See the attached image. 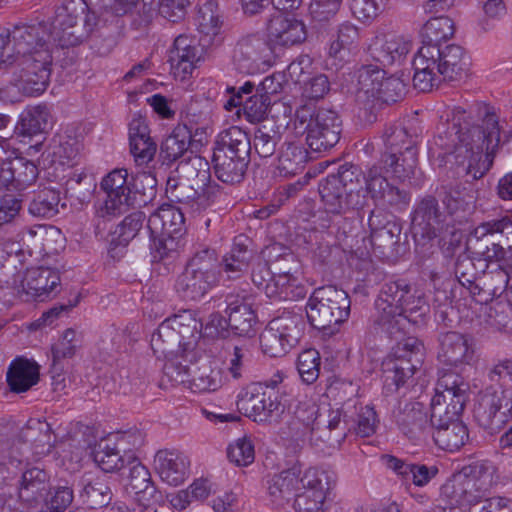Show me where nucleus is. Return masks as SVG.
Instances as JSON below:
<instances>
[{"instance_id": "f257e3e1", "label": "nucleus", "mask_w": 512, "mask_h": 512, "mask_svg": "<svg viewBox=\"0 0 512 512\" xmlns=\"http://www.w3.org/2000/svg\"><path fill=\"white\" fill-rule=\"evenodd\" d=\"M430 151L440 165L454 169L458 176L480 179L489 170L490 155L500 142L499 117L494 107L477 104L469 110L454 106L446 111Z\"/></svg>"}, {"instance_id": "f03ea898", "label": "nucleus", "mask_w": 512, "mask_h": 512, "mask_svg": "<svg viewBox=\"0 0 512 512\" xmlns=\"http://www.w3.org/2000/svg\"><path fill=\"white\" fill-rule=\"evenodd\" d=\"M384 172L380 164H374L364 174L353 164L341 165L337 173L329 174L319 184L325 210L332 214L361 210L368 203L366 193L379 201L390 185Z\"/></svg>"}, {"instance_id": "7ed1b4c3", "label": "nucleus", "mask_w": 512, "mask_h": 512, "mask_svg": "<svg viewBox=\"0 0 512 512\" xmlns=\"http://www.w3.org/2000/svg\"><path fill=\"white\" fill-rule=\"evenodd\" d=\"M488 377L498 383L479 392L474 405V419L481 428L493 435L512 419V360L494 365Z\"/></svg>"}, {"instance_id": "20e7f679", "label": "nucleus", "mask_w": 512, "mask_h": 512, "mask_svg": "<svg viewBox=\"0 0 512 512\" xmlns=\"http://www.w3.org/2000/svg\"><path fill=\"white\" fill-rule=\"evenodd\" d=\"M496 468L487 462H475L453 474L440 488L434 508L465 510L486 498L496 484Z\"/></svg>"}, {"instance_id": "39448f33", "label": "nucleus", "mask_w": 512, "mask_h": 512, "mask_svg": "<svg viewBox=\"0 0 512 512\" xmlns=\"http://www.w3.org/2000/svg\"><path fill=\"white\" fill-rule=\"evenodd\" d=\"M462 47L449 44H424L413 59L414 87L422 92L430 91L444 80L457 81L466 73Z\"/></svg>"}, {"instance_id": "423d86ee", "label": "nucleus", "mask_w": 512, "mask_h": 512, "mask_svg": "<svg viewBox=\"0 0 512 512\" xmlns=\"http://www.w3.org/2000/svg\"><path fill=\"white\" fill-rule=\"evenodd\" d=\"M199 338V323L191 310L164 320L151 336V348L160 357L184 356L194 350Z\"/></svg>"}, {"instance_id": "0eeeda50", "label": "nucleus", "mask_w": 512, "mask_h": 512, "mask_svg": "<svg viewBox=\"0 0 512 512\" xmlns=\"http://www.w3.org/2000/svg\"><path fill=\"white\" fill-rule=\"evenodd\" d=\"M294 117L295 124L306 131V142L311 150L327 151L339 142L342 121L335 110L307 101L296 109Z\"/></svg>"}, {"instance_id": "6e6552de", "label": "nucleus", "mask_w": 512, "mask_h": 512, "mask_svg": "<svg viewBox=\"0 0 512 512\" xmlns=\"http://www.w3.org/2000/svg\"><path fill=\"white\" fill-rule=\"evenodd\" d=\"M411 229L415 239H438L439 244L449 250L461 241V232L453 220L441 211L438 200L431 195L417 202L412 213Z\"/></svg>"}, {"instance_id": "1a4fd4ad", "label": "nucleus", "mask_w": 512, "mask_h": 512, "mask_svg": "<svg viewBox=\"0 0 512 512\" xmlns=\"http://www.w3.org/2000/svg\"><path fill=\"white\" fill-rule=\"evenodd\" d=\"M97 24L85 0H65L51 24L52 41L60 47L76 46L86 40Z\"/></svg>"}, {"instance_id": "9d476101", "label": "nucleus", "mask_w": 512, "mask_h": 512, "mask_svg": "<svg viewBox=\"0 0 512 512\" xmlns=\"http://www.w3.org/2000/svg\"><path fill=\"white\" fill-rule=\"evenodd\" d=\"M350 305L344 290L333 285L322 286L315 289L308 300L307 318L314 328L332 335L349 317Z\"/></svg>"}, {"instance_id": "9b49d317", "label": "nucleus", "mask_w": 512, "mask_h": 512, "mask_svg": "<svg viewBox=\"0 0 512 512\" xmlns=\"http://www.w3.org/2000/svg\"><path fill=\"white\" fill-rule=\"evenodd\" d=\"M410 293L411 287L405 280L389 281L382 285L375 301L374 323L390 338H397V334H403L405 330L402 305Z\"/></svg>"}, {"instance_id": "f8f14e48", "label": "nucleus", "mask_w": 512, "mask_h": 512, "mask_svg": "<svg viewBox=\"0 0 512 512\" xmlns=\"http://www.w3.org/2000/svg\"><path fill=\"white\" fill-rule=\"evenodd\" d=\"M403 335L397 334V338H394L396 345L382 363L385 380L392 381L397 388L413 376L425 356L424 345L420 340L413 336L402 338Z\"/></svg>"}, {"instance_id": "ddd939ff", "label": "nucleus", "mask_w": 512, "mask_h": 512, "mask_svg": "<svg viewBox=\"0 0 512 512\" xmlns=\"http://www.w3.org/2000/svg\"><path fill=\"white\" fill-rule=\"evenodd\" d=\"M304 326L302 316L293 312H284L272 319L260 334L263 353L270 357L285 355L299 342Z\"/></svg>"}, {"instance_id": "4468645a", "label": "nucleus", "mask_w": 512, "mask_h": 512, "mask_svg": "<svg viewBox=\"0 0 512 512\" xmlns=\"http://www.w3.org/2000/svg\"><path fill=\"white\" fill-rule=\"evenodd\" d=\"M283 396L276 389V382L253 383L239 396L237 406L256 422L270 421L284 412Z\"/></svg>"}, {"instance_id": "2eb2a0df", "label": "nucleus", "mask_w": 512, "mask_h": 512, "mask_svg": "<svg viewBox=\"0 0 512 512\" xmlns=\"http://www.w3.org/2000/svg\"><path fill=\"white\" fill-rule=\"evenodd\" d=\"M467 384L453 372L443 374L436 386V394L431 401L430 417L435 421L441 418L459 417L467 399Z\"/></svg>"}, {"instance_id": "dca6fc26", "label": "nucleus", "mask_w": 512, "mask_h": 512, "mask_svg": "<svg viewBox=\"0 0 512 512\" xmlns=\"http://www.w3.org/2000/svg\"><path fill=\"white\" fill-rule=\"evenodd\" d=\"M126 169H115L101 182V188L107 194L104 205L98 210L100 217H116L128 211L135 204V194L127 182Z\"/></svg>"}, {"instance_id": "f3484780", "label": "nucleus", "mask_w": 512, "mask_h": 512, "mask_svg": "<svg viewBox=\"0 0 512 512\" xmlns=\"http://www.w3.org/2000/svg\"><path fill=\"white\" fill-rule=\"evenodd\" d=\"M304 491L294 501L295 512H323V505L333 483L332 475L323 469L309 468L301 478Z\"/></svg>"}, {"instance_id": "a211bd4d", "label": "nucleus", "mask_w": 512, "mask_h": 512, "mask_svg": "<svg viewBox=\"0 0 512 512\" xmlns=\"http://www.w3.org/2000/svg\"><path fill=\"white\" fill-rule=\"evenodd\" d=\"M268 44L259 33L241 36L232 55L236 70L245 74L258 73L267 64Z\"/></svg>"}, {"instance_id": "6ab92c4d", "label": "nucleus", "mask_w": 512, "mask_h": 512, "mask_svg": "<svg viewBox=\"0 0 512 512\" xmlns=\"http://www.w3.org/2000/svg\"><path fill=\"white\" fill-rule=\"evenodd\" d=\"M7 31L12 44L11 50L16 56L35 54L40 49L52 50L51 28L47 23H19Z\"/></svg>"}, {"instance_id": "aec40b11", "label": "nucleus", "mask_w": 512, "mask_h": 512, "mask_svg": "<svg viewBox=\"0 0 512 512\" xmlns=\"http://www.w3.org/2000/svg\"><path fill=\"white\" fill-rule=\"evenodd\" d=\"M412 49V42L403 35L387 33L377 35L368 47L373 61L382 68L401 65Z\"/></svg>"}, {"instance_id": "412c9836", "label": "nucleus", "mask_w": 512, "mask_h": 512, "mask_svg": "<svg viewBox=\"0 0 512 512\" xmlns=\"http://www.w3.org/2000/svg\"><path fill=\"white\" fill-rule=\"evenodd\" d=\"M269 43L274 47L288 48L303 43L307 38L302 20L281 13L271 17L267 26Z\"/></svg>"}, {"instance_id": "4be33fe9", "label": "nucleus", "mask_w": 512, "mask_h": 512, "mask_svg": "<svg viewBox=\"0 0 512 512\" xmlns=\"http://www.w3.org/2000/svg\"><path fill=\"white\" fill-rule=\"evenodd\" d=\"M288 263L294 262L292 253H285L275 260L273 263V278L265 287V294L269 298L294 300L304 298V287L298 284V280L291 273V269H282L281 261Z\"/></svg>"}, {"instance_id": "5701e85b", "label": "nucleus", "mask_w": 512, "mask_h": 512, "mask_svg": "<svg viewBox=\"0 0 512 512\" xmlns=\"http://www.w3.org/2000/svg\"><path fill=\"white\" fill-rule=\"evenodd\" d=\"M393 417L399 429L412 440L422 439L431 428L430 417L420 402H400Z\"/></svg>"}, {"instance_id": "b1692460", "label": "nucleus", "mask_w": 512, "mask_h": 512, "mask_svg": "<svg viewBox=\"0 0 512 512\" xmlns=\"http://www.w3.org/2000/svg\"><path fill=\"white\" fill-rule=\"evenodd\" d=\"M439 359L450 366L472 365L475 361V347L472 338L459 332L450 331L440 338Z\"/></svg>"}, {"instance_id": "393cba45", "label": "nucleus", "mask_w": 512, "mask_h": 512, "mask_svg": "<svg viewBox=\"0 0 512 512\" xmlns=\"http://www.w3.org/2000/svg\"><path fill=\"white\" fill-rule=\"evenodd\" d=\"M458 418H441L439 421H435L434 417H430L433 440L440 449L454 452L468 440V429Z\"/></svg>"}, {"instance_id": "a878e982", "label": "nucleus", "mask_w": 512, "mask_h": 512, "mask_svg": "<svg viewBox=\"0 0 512 512\" xmlns=\"http://www.w3.org/2000/svg\"><path fill=\"white\" fill-rule=\"evenodd\" d=\"M151 235L180 238L185 233V218L181 208L164 204L156 209L147 220Z\"/></svg>"}, {"instance_id": "bb28decb", "label": "nucleus", "mask_w": 512, "mask_h": 512, "mask_svg": "<svg viewBox=\"0 0 512 512\" xmlns=\"http://www.w3.org/2000/svg\"><path fill=\"white\" fill-rule=\"evenodd\" d=\"M250 162L249 154H234L232 152H213V167L216 177L223 183H240Z\"/></svg>"}, {"instance_id": "cd10ccee", "label": "nucleus", "mask_w": 512, "mask_h": 512, "mask_svg": "<svg viewBox=\"0 0 512 512\" xmlns=\"http://www.w3.org/2000/svg\"><path fill=\"white\" fill-rule=\"evenodd\" d=\"M188 465L186 457L175 451L159 450L154 457L155 470L171 486L181 485L186 480Z\"/></svg>"}, {"instance_id": "c85d7f7f", "label": "nucleus", "mask_w": 512, "mask_h": 512, "mask_svg": "<svg viewBox=\"0 0 512 512\" xmlns=\"http://www.w3.org/2000/svg\"><path fill=\"white\" fill-rule=\"evenodd\" d=\"M308 416L305 417L304 410H297L296 417L299 421H302L309 433V441L312 445L320 447L322 444H326L329 447H339L345 439L343 431H337L334 433L322 425L321 419L317 416L318 409L315 405H311L306 410Z\"/></svg>"}, {"instance_id": "c756f323", "label": "nucleus", "mask_w": 512, "mask_h": 512, "mask_svg": "<svg viewBox=\"0 0 512 512\" xmlns=\"http://www.w3.org/2000/svg\"><path fill=\"white\" fill-rule=\"evenodd\" d=\"M228 324L232 331L239 336H248L254 329L256 315L251 303L245 298L228 295L226 298Z\"/></svg>"}, {"instance_id": "7c9ffc66", "label": "nucleus", "mask_w": 512, "mask_h": 512, "mask_svg": "<svg viewBox=\"0 0 512 512\" xmlns=\"http://www.w3.org/2000/svg\"><path fill=\"white\" fill-rule=\"evenodd\" d=\"M466 246L474 257L487 262H500L506 259L503 247L494 240L489 230L483 227L482 224L471 232Z\"/></svg>"}, {"instance_id": "2f4dec72", "label": "nucleus", "mask_w": 512, "mask_h": 512, "mask_svg": "<svg viewBox=\"0 0 512 512\" xmlns=\"http://www.w3.org/2000/svg\"><path fill=\"white\" fill-rule=\"evenodd\" d=\"M359 42V30L352 24H342L338 31L336 39L329 47L327 66L336 70L342 66L351 52L357 48Z\"/></svg>"}, {"instance_id": "473e14b6", "label": "nucleus", "mask_w": 512, "mask_h": 512, "mask_svg": "<svg viewBox=\"0 0 512 512\" xmlns=\"http://www.w3.org/2000/svg\"><path fill=\"white\" fill-rule=\"evenodd\" d=\"M115 439H102L93 451L94 461L105 472L120 470L127 462V458L120 455V449L125 447V435L117 434Z\"/></svg>"}, {"instance_id": "72a5a7b5", "label": "nucleus", "mask_w": 512, "mask_h": 512, "mask_svg": "<svg viewBox=\"0 0 512 512\" xmlns=\"http://www.w3.org/2000/svg\"><path fill=\"white\" fill-rule=\"evenodd\" d=\"M59 284L58 272L47 267L27 269L22 280L23 290L36 298L48 296Z\"/></svg>"}, {"instance_id": "f704fd0d", "label": "nucleus", "mask_w": 512, "mask_h": 512, "mask_svg": "<svg viewBox=\"0 0 512 512\" xmlns=\"http://www.w3.org/2000/svg\"><path fill=\"white\" fill-rule=\"evenodd\" d=\"M52 126V117L45 105H37L24 110L15 127L21 137H33L46 133Z\"/></svg>"}, {"instance_id": "c9c22d12", "label": "nucleus", "mask_w": 512, "mask_h": 512, "mask_svg": "<svg viewBox=\"0 0 512 512\" xmlns=\"http://www.w3.org/2000/svg\"><path fill=\"white\" fill-rule=\"evenodd\" d=\"M6 380L12 392H25L38 382L39 367L33 361L17 358L10 364Z\"/></svg>"}, {"instance_id": "e433bc0d", "label": "nucleus", "mask_w": 512, "mask_h": 512, "mask_svg": "<svg viewBox=\"0 0 512 512\" xmlns=\"http://www.w3.org/2000/svg\"><path fill=\"white\" fill-rule=\"evenodd\" d=\"M127 463L130 465L128 488L137 496V501L155 500L157 489L149 470L132 455L127 456Z\"/></svg>"}, {"instance_id": "4c0bfd02", "label": "nucleus", "mask_w": 512, "mask_h": 512, "mask_svg": "<svg viewBox=\"0 0 512 512\" xmlns=\"http://www.w3.org/2000/svg\"><path fill=\"white\" fill-rule=\"evenodd\" d=\"M197 59L194 40L184 34L177 36L169 55V61L175 74H182L183 78L191 74Z\"/></svg>"}, {"instance_id": "58836bf2", "label": "nucleus", "mask_w": 512, "mask_h": 512, "mask_svg": "<svg viewBox=\"0 0 512 512\" xmlns=\"http://www.w3.org/2000/svg\"><path fill=\"white\" fill-rule=\"evenodd\" d=\"M216 283L185 267L177 277L175 290L186 301H198L202 299Z\"/></svg>"}, {"instance_id": "ea45409f", "label": "nucleus", "mask_w": 512, "mask_h": 512, "mask_svg": "<svg viewBox=\"0 0 512 512\" xmlns=\"http://www.w3.org/2000/svg\"><path fill=\"white\" fill-rule=\"evenodd\" d=\"M49 488L47 473L33 467L22 474L19 498L29 504L38 503L45 498Z\"/></svg>"}, {"instance_id": "a19ab883", "label": "nucleus", "mask_w": 512, "mask_h": 512, "mask_svg": "<svg viewBox=\"0 0 512 512\" xmlns=\"http://www.w3.org/2000/svg\"><path fill=\"white\" fill-rule=\"evenodd\" d=\"M417 150L408 149L407 152L383 153L379 164L385 169V173L401 181L410 179L417 167Z\"/></svg>"}, {"instance_id": "79ce46f5", "label": "nucleus", "mask_w": 512, "mask_h": 512, "mask_svg": "<svg viewBox=\"0 0 512 512\" xmlns=\"http://www.w3.org/2000/svg\"><path fill=\"white\" fill-rule=\"evenodd\" d=\"M191 133L186 126H178L165 138L160 147V156L165 163L189 158Z\"/></svg>"}, {"instance_id": "37998d69", "label": "nucleus", "mask_w": 512, "mask_h": 512, "mask_svg": "<svg viewBox=\"0 0 512 512\" xmlns=\"http://www.w3.org/2000/svg\"><path fill=\"white\" fill-rule=\"evenodd\" d=\"M281 127L274 120H266L254 131L253 148L261 158H270L282 141Z\"/></svg>"}, {"instance_id": "c03bdc74", "label": "nucleus", "mask_w": 512, "mask_h": 512, "mask_svg": "<svg viewBox=\"0 0 512 512\" xmlns=\"http://www.w3.org/2000/svg\"><path fill=\"white\" fill-rule=\"evenodd\" d=\"M11 83L26 96H35L43 93L49 83L51 70L38 69L37 72H30L27 68L14 69Z\"/></svg>"}, {"instance_id": "a18cd8bd", "label": "nucleus", "mask_w": 512, "mask_h": 512, "mask_svg": "<svg viewBox=\"0 0 512 512\" xmlns=\"http://www.w3.org/2000/svg\"><path fill=\"white\" fill-rule=\"evenodd\" d=\"M189 158L181 160L176 168L177 176L192 182L197 188L205 189L210 181V166L208 161L194 153Z\"/></svg>"}, {"instance_id": "49530a36", "label": "nucleus", "mask_w": 512, "mask_h": 512, "mask_svg": "<svg viewBox=\"0 0 512 512\" xmlns=\"http://www.w3.org/2000/svg\"><path fill=\"white\" fill-rule=\"evenodd\" d=\"M51 438L49 424L37 420L30 421L13 439L16 440V442L25 450H27L28 443L34 445L36 448L41 447L42 449L37 451V453L43 454L50 451V448L52 447Z\"/></svg>"}, {"instance_id": "de8ad7c7", "label": "nucleus", "mask_w": 512, "mask_h": 512, "mask_svg": "<svg viewBox=\"0 0 512 512\" xmlns=\"http://www.w3.org/2000/svg\"><path fill=\"white\" fill-rule=\"evenodd\" d=\"M26 450L14 439L0 442V473L3 478H12L22 471Z\"/></svg>"}, {"instance_id": "09e8293b", "label": "nucleus", "mask_w": 512, "mask_h": 512, "mask_svg": "<svg viewBox=\"0 0 512 512\" xmlns=\"http://www.w3.org/2000/svg\"><path fill=\"white\" fill-rule=\"evenodd\" d=\"M308 161V151L302 144L284 143L278 156V170L284 176L300 172Z\"/></svg>"}, {"instance_id": "8fccbe9b", "label": "nucleus", "mask_w": 512, "mask_h": 512, "mask_svg": "<svg viewBox=\"0 0 512 512\" xmlns=\"http://www.w3.org/2000/svg\"><path fill=\"white\" fill-rule=\"evenodd\" d=\"M251 260L252 251L245 243L236 240L230 252L222 259V270L228 278L237 279L247 271Z\"/></svg>"}, {"instance_id": "3c124183", "label": "nucleus", "mask_w": 512, "mask_h": 512, "mask_svg": "<svg viewBox=\"0 0 512 512\" xmlns=\"http://www.w3.org/2000/svg\"><path fill=\"white\" fill-rule=\"evenodd\" d=\"M214 150L250 155L251 139L240 127L231 126L218 135Z\"/></svg>"}, {"instance_id": "603ef678", "label": "nucleus", "mask_w": 512, "mask_h": 512, "mask_svg": "<svg viewBox=\"0 0 512 512\" xmlns=\"http://www.w3.org/2000/svg\"><path fill=\"white\" fill-rule=\"evenodd\" d=\"M384 75H386L384 69L377 65L360 66L354 73L358 96L363 94L367 99H374V96L379 93V85Z\"/></svg>"}, {"instance_id": "864d4df0", "label": "nucleus", "mask_w": 512, "mask_h": 512, "mask_svg": "<svg viewBox=\"0 0 512 512\" xmlns=\"http://www.w3.org/2000/svg\"><path fill=\"white\" fill-rule=\"evenodd\" d=\"M204 191L205 189L197 188L192 182L179 176L169 177L166 184V193L171 200L191 206L192 208L198 204V200Z\"/></svg>"}, {"instance_id": "5fc2aeb1", "label": "nucleus", "mask_w": 512, "mask_h": 512, "mask_svg": "<svg viewBox=\"0 0 512 512\" xmlns=\"http://www.w3.org/2000/svg\"><path fill=\"white\" fill-rule=\"evenodd\" d=\"M224 383L223 372L221 368L212 367L209 364H203L193 371L192 378L189 380L190 389L194 392H214L222 387Z\"/></svg>"}, {"instance_id": "6e6d98bb", "label": "nucleus", "mask_w": 512, "mask_h": 512, "mask_svg": "<svg viewBox=\"0 0 512 512\" xmlns=\"http://www.w3.org/2000/svg\"><path fill=\"white\" fill-rule=\"evenodd\" d=\"M417 134L410 133L406 127L389 126L383 134V141L386 147L384 153L407 152L408 149L417 150Z\"/></svg>"}, {"instance_id": "4d7b16f0", "label": "nucleus", "mask_w": 512, "mask_h": 512, "mask_svg": "<svg viewBox=\"0 0 512 512\" xmlns=\"http://www.w3.org/2000/svg\"><path fill=\"white\" fill-rule=\"evenodd\" d=\"M186 267L217 284L218 257L214 249L200 247L187 262Z\"/></svg>"}, {"instance_id": "13d9d810", "label": "nucleus", "mask_w": 512, "mask_h": 512, "mask_svg": "<svg viewBox=\"0 0 512 512\" xmlns=\"http://www.w3.org/2000/svg\"><path fill=\"white\" fill-rule=\"evenodd\" d=\"M354 416L350 418L349 431L353 429L361 437H369L376 431L378 424L377 414L369 405H353Z\"/></svg>"}, {"instance_id": "bf43d9fd", "label": "nucleus", "mask_w": 512, "mask_h": 512, "mask_svg": "<svg viewBox=\"0 0 512 512\" xmlns=\"http://www.w3.org/2000/svg\"><path fill=\"white\" fill-rule=\"evenodd\" d=\"M298 483L295 470H285L267 481V490L273 502L288 498Z\"/></svg>"}, {"instance_id": "052dcab7", "label": "nucleus", "mask_w": 512, "mask_h": 512, "mask_svg": "<svg viewBox=\"0 0 512 512\" xmlns=\"http://www.w3.org/2000/svg\"><path fill=\"white\" fill-rule=\"evenodd\" d=\"M59 191L45 188L39 191L29 205V212L36 217H52L58 213Z\"/></svg>"}, {"instance_id": "680f3d73", "label": "nucleus", "mask_w": 512, "mask_h": 512, "mask_svg": "<svg viewBox=\"0 0 512 512\" xmlns=\"http://www.w3.org/2000/svg\"><path fill=\"white\" fill-rule=\"evenodd\" d=\"M80 497L87 506L97 509L105 507L110 503L112 492L103 479L97 478L84 486Z\"/></svg>"}, {"instance_id": "e2e57ef3", "label": "nucleus", "mask_w": 512, "mask_h": 512, "mask_svg": "<svg viewBox=\"0 0 512 512\" xmlns=\"http://www.w3.org/2000/svg\"><path fill=\"white\" fill-rule=\"evenodd\" d=\"M454 22L446 16L431 18L423 27L426 44H440L454 35Z\"/></svg>"}, {"instance_id": "0e129e2a", "label": "nucleus", "mask_w": 512, "mask_h": 512, "mask_svg": "<svg viewBox=\"0 0 512 512\" xmlns=\"http://www.w3.org/2000/svg\"><path fill=\"white\" fill-rule=\"evenodd\" d=\"M490 235L504 250V254L512 255V217H502L482 223Z\"/></svg>"}, {"instance_id": "69168bd1", "label": "nucleus", "mask_w": 512, "mask_h": 512, "mask_svg": "<svg viewBox=\"0 0 512 512\" xmlns=\"http://www.w3.org/2000/svg\"><path fill=\"white\" fill-rule=\"evenodd\" d=\"M297 369L305 383H314L318 379L320 372L319 352L315 349L302 351L298 356Z\"/></svg>"}, {"instance_id": "338daca9", "label": "nucleus", "mask_w": 512, "mask_h": 512, "mask_svg": "<svg viewBox=\"0 0 512 512\" xmlns=\"http://www.w3.org/2000/svg\"><path fill=\"white\" fill-rule=\"evenodd\" d=\"M405 92L406 81L400 76H384L379 85V93L374 96V99L380 100L384 103H394L401 99Z\"/></svg>"}, {"instance_id": "774afa93", "label": "nucleus", "mask_w": 512, "mask_h": 512, "mask_svg": "<svg viewBox=\"0 0 512 512\" xmlns=\"http://www.w3.org/2000/svg\"><path fill=\"white\" fill-rule=\"evenodd\" d=\"M270 104V96L261 94L255 90L254 94L251 93V95L243 101V113L249 122H260L264 120Z\"/></svg>"}]
</instances>
